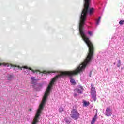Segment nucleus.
Listing matches in <instances>:
<instances>
[{
  "instance_id": "1",
  "label": "nucleus",
  "mask_w": 124,
  "mask_h": 124,
  "mask_svg": "<svg viewBox=\"0 0 124 124\" xmlns=\"http://www.w3.org/2000/svg\"><path fill=\"white\" fill-rule=\"evenodd\" d=\"M87 33H80L83 40H84V42L87 44L89 48L87 57L75 71L60 72L58 74L51 80L45 93L42 102L39 105L31 124H36L38 122V119H39V116H40V114H41V111L43 110V107H44V105H45V103H46L48 96L50 94V92H51V90H52V87L55 82H56V80H58V79H60V78L68 76L70 80V83H71L72 85H75V84H76L75 80H74L72 77H73L74 75L80 73V72H83V71L85 70V68L90 65V62H91L93 57V46L92 42L90 41V39H89V37L87 36Z\"/></svg>"
},
{
  "instance_id": "2",
  "label": "nucleus",
  "mask_w": 124,
  "mask_h": 124,
  "mask_svg": "<svg viewBox=\"0 0 124 124\" xmlns=\"http://www.w3.org/2000/svg\"><path fill=\"white\" fill-rule=\"evenodd\" d=\"M1 65H2L3 66H5L6 67H10V69L12 68V67H17L18 69L23 70L24 74H34V73H35V71L31 69V68L26 66L21 67L19 66L12 65L11 64L5 63H0V66H1Z\"/></svg>"
},
{
  "instance_id": "3",
  "label": "nucleus",
  "mask_w": 124,
  "mask_h": 124,
  "mask_svg": "<svg viewBox=\"0 0 124 124\" xmlns=\"http://www.w3.org/2000/svg\"><path fill=\"white\" fill-rule=\"evenodd\" d=\"M83 91H84V88H83V86L81 85L78 86L77 88L74 90V97L78 96V95H79V93H80V94H82V93H83Z\"/></svg>"
},
{
  "instance_id": "4",
  "label": "nucleus",
  "mask_w": 124,
  "mask_h": 124,
  "mask_svg": "<svg viewBox=\"0 0 124 124\" xmlns=\"http://www.w3.org/2000/svg\"><path fill=\"white\" fill-rule=\"evenodd\" d=\"M31 84L33 86H35L36 87H38L37 88H35L37 91H40V89L42 88V84H36V81L37 80L35 79V77H31Z\"/></svg>"
},
{
  "instance_id": "5",
  "label": "nucleus",
  "mask_w": 124,
  "mask_h": 124,
  "mask_svg": "<svg viewBox=\"0 0 124 124\" xmlns=\"http://www.w3.org/2000/svg\"><path fill=\"white\" fill-rule=\"evenodd\" d=\"M70 116L74 120H78L80 117V113L76 109H73L71 112Z\"/></svg>"
},
{
  "instance_id": "6",
  "label": "nucleus",
  "mask_w": 124,
  "mask_h": 124,
  "mask_svg": "<svg viewBox=\"0 0 124 124\" xmlns=\"http://www.w3.org/2000/svg\"><path fill=\"white\" fill-rule=\"evenodd\" d=\"M91 93L92 96V98L94 101H95V100H96V91H95V88H94V85H93V83L91 84Z\"/></svg>"
},
{
  "instance_id": "7",
  "label": "nucleus",
  "mask_w": 124,
  "mask_h": 124,
  "mask_svg": "<svg viewBox=\"0 0 124 124\" xmlns=\"http://www.w3.org/2000/svg\"><path fill=\"white\" fill-rule=\"evenodd\" d=\"M105 115L107 116V117H110L112 115V109L109 107H108L106 108Z\"/></svg>"
},
{
  "instance_id": "8",
  "label": "nucleus",
  "mask_w": 124,
  "mask_h": 124,
  "mask_svg": "<svg viewBox=\"0 0 124 124\" xmlns=\"http://www.w3.org/2000/svg\"><path fill=\"white\" fill-rule=\"evenodd\" d=\"M14 77L12 75H8L7 76V80L8 81H12L13 80Z\"/></svg>"
},
{
  "instance_id": "9",
  "label": "nucleus",
  "mask_w": 124,
  "mask_h": 124,
  "mask_svg": "<svg viewBox=\"0 0 124 124\" xmlns=\"http://www.w3.org/2000/svg\"><path fill=\"white\" fill-rule=\"evenodd\" d=\"M101 19V17L99 16L98 18L96 19L95 22H96V26H98L99 25V23H100V20Z\"/></svg>"
},
{
  "instance_id": "10",
  "label": "nucleus",
  "mask_w": 124,
  "mask_h": 124,
  "mask_svg": "<svg viewBox=\"0 0 124 124\" xmlns=\"http://www.w3.org/2000/svg\"><path fill=\"white\" fill-rule=\"evenodd\" d=\"M36 73L39 74V75H43V74H46L47 75V73L46 72H41L39 71H36Z\"/></svg>"
},
{
  "instance_id": "11",
  "label": "nucleus",
  "mask_w": 124,
  "mask_h": 124,
  "mask_svg": "<svg viewBox=\"0 0 124 124\" xmlns=\"http://www.w3.org/2000/svg\"><path fill=\"white\" fill-rule=\"evenodd\" d=\"M96 117H97V114H96L93 118L92 121L91 122V124H94V122H95V121H96Z\"/></svg>"
},
{
  "instance_id": "12",
  "label": "nucleus",
  "mask_w": 124,
  "mask_h": 124,
  "mask_svg": "<svg viewBox=\"0 0 124 124\" xmlns=\"http://www.w3.org/2000/svg\"><path fill=\"white\" fill-rule=\"evenodd\" d=\"M90 105V102H87L86 101H83V106H85V107H87V106H89Z\"/></svg>"
},
{
  "instance_id": "13",
  "label": "nucleus",
  "mask_w": 124,
  "mask_h": 124,
  "mask_svg": "<svg viewBox=\"0 0 124 124\" xmlns=\"http://www.w3.org/2000/svg\"><path fill=\"white\" fill-rule=\"evenodd\" d=\"M59 113H62V112H63V108L60 107L59 108Z\"/></svg>"
},
{
  "instance_id": "14",
  "label": "nucleus",
  "mask_w": 124,
  "mask_h": 124,
  "mask_svg": "<svg viewBox=\"0 0 124 124\" xmlns=\"http://www.w3.org/2000/svg\"><path fill=\"white\" fill-rule=\"evenodd\" d=\"M121 63H122V62H121V60H118V63H117V67H120Z\"/></svg>"
},
{
  "instance_id": "15",
  "label": "nucleus",
  "mask_w": 124,
  "mask_h": 124,
  "mask_svg": "<svg viewBox=\"0 0 124 124\" xmlns=\"http://www.w3.org/2000/svg\"><path fill=\"white\" fill-rule=\"evenodd\" d=\"M88 34L90 35V36H93V31H89L88 32Z\"/></svg>"
},
{
  "instance_id": "16",
  "label": "nucleus",
  "mask_w": 124,
  "mask_h": 124,
  "mask_svg": "<svg viewBox=\"0 0 124 124\" xmlns=\"http://www.w3.org/2000/svg\"><path fill=\"white\" fill-rule=\"evenodd\" d=\"M64 121H65V123H66V124H70V122H69V120H68V119H67V118H65L64 119Z\"/></svg>"
},
{
  "instance_id": "17",
  "label": "nucleus",
  "mask_w": 124,
  "mask_h": 124,
  "mask_svg": "<svg viewBox=\"0 0 124 124\" xmlns=\"http://www.w3.org/2000/svg\"><path fill=\"white\" fill-rule=\"evenodd\" d=\"M124 20H121L119 21V24L120 25H124Z\"/></svg>"
},
{
  "instance_id": "18",
  "label": "nucleus",
  "mask_w": 124,
  "mask_h": 124,
  "mask_svg": "<svg viewBox=\"0 0 124 124\" xmlns=\"http://www.w3.org/2000/svg\"><path fill=\"white\" fill-rule=\"evenodd\" d=\"M106 71H107V72H109V69L108 68H107Z\"/></svg>"
},
{
  "instance_id": "19",
  "label": "nucleus",
  "mask_w": 124,
  "mask_h": 124,
  "mask_svg": "<svg viewBox=\"0 0 124 124\" xmlns=\"http://www.w3.org/2000/svg\"><path fill=\"white\" fill-rule=\"evenodd\" d=\"M92 75H91V74H90V77H91Z\"/></svg>"
},
{
  "instance_id": "20",
  "label": "nucleus",
  "mask_w": 124,
  "mask_h": 124,
  "mask_svg": "<svg viewBox=\"0 0 124 124\" xmlns=\"http://www.w3.org/2000/svg\"><path fill=\"white\" fill-rule=\"evenodd\" d=\"M114 65H116V63H114Z\"/></svg>"
}]
</instances>
